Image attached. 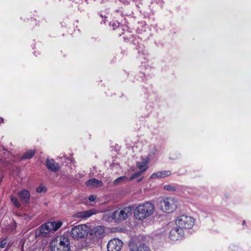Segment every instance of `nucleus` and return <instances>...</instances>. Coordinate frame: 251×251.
<instances>
[{
	"mask_svg": "<svg viewBox=\"0 0 251 251\" xmlns=\"http://www.w3.org/2000/svg\"><path fill=\"white\" fill-rule=\"evenodd\" d=\"M132 208L130 206L119 208L114 211H108L104 212L103 219L106 222L113 221L119 223L126 220L132 214Z\"/></svg>",
	"mask_w": 251,
	"mask_h": 251,
	"instance_id": "nucleus-1",
	"label": "nucleus"
},
{
	"mask_svg": "<svg viewBox=\"0 0 251 251\" xmlns=\"http://www.w3.org/2000/svg\"><path fill=\"white\" fill-rule=\"evenodd\" d=\"M155 207L150 201H146L138 205L134 210L136 219L143 221L150 217L154 213Z\"/></svg>",
	"mask_w": 251,
	"mask_h": 251,
	"instance_id": "nucleus-2",
	"label": "nucleus"
},
{
	"mask_svg": "<svg viewBox=\"0 0 251 251\" xmlns=\"http://www.w3.org/2000/svg\"><path fill=\"white\" fill-rule=\"evenodd\" d=\"M70 241L68 238L61 236L51 243V251H69Z\"/></svg>",
	"mask_w": 251,
	"mask_h": 251,
	"instance_id": "nucleus-3",
	"label": "nucleus"
},
{
	"mask_svg": "<svg viewBox=\"0 0 251 251\" xmlns=\"http://www.w3.org/2000/svg\"><path fill=\"white\" fill-rule=\"evenodd\" d=\"M62 225L61 221L50 222L42 225L39 228V235L46 236L48 233L51 231H55L59 229Z\"/></svg>",
	"mask_w": 251,
	"mask_h": 251,
	"instance_id": "nucleus-4",
	"label": "nucleus"
},
{
	"mask_svg": "<svg viewBox=\"0 0 251 251\" xmlns=\"http://www.w3.org/2000/svg\"><path fill=\"white\" fill-rule=\"evenodd\" d=\"M175 224L183 230L190 229L194 226L195 220L192 217L181 215L176 220Z\"/></svg>",
	"mask_w": 251,
	"mask_h": 251,
	"instance_id": "nucleus-5",
	"label": "nucleus"
},
{
	"mask_svg": "<svg viewBox=\"0 0 251 251\" xmlns=\"http://www.w3.org/2000/svg\"><path fill=\"white\" fill-rule=\"evenodd\" d=\"M90 229L89 226L85 225H80L73 227L70 231V235L74 239L83 238L86 235Z\"/></svg>",
	"mask_w": 251,
	"mask_h": 251,
	"instance_id": "nucleus-6",
	"label": "nucleus"
},
{
	"mask_svg": "<svg viewBox=\"0 0 251 251\" xmlns=\"http://www.w3.org/2000/svg\"><path fill=\"white\" fill-rule=\"evenodd\" d=\"M176 207V201L173 198H166L160 202V208L165 212H171L174 211Z\"/></svg>",
	"mask_w": 251,
	"mask_h": 251,
	"instance_id": "nucleus-7",
	"label": "nucleus"
},
{
	"mask_svg": "<svg viewBox=\"0 0 251 251\" xmlns=\"http://www.w3.org/2000/svg\"><path fill=\"white\" fill-rule=\"evenodd\" d=\"M184 230L179 228L176 224L169 231V239L173 241L181 239L184 236Z\"/></svg>",
	"mask_w": 251,
	"mask_h": 251,
	"instance_id": "nucleus-8",
	"label": "nucleus"
},
{
	"mask_svg": "<svg viewBox=\"0 0 251 251\" xmlns=\"http://www.w3.org/2000/svg\"><path fill=\"white\" fill-rule=\"evenodd\" d=\"M123 242L117 238L110 240L107 246L108 251H120L123 247Z\"/></svg>",
	"mask_w": 251,
	"mask_h": 251,
	"instance_id": "nucleus-9",
	"label": "nucleus"
},
{
	"mask_svg": "<svg viewBox=\"0 0 251 251\" xmlns=\"http://www.w3.org/2000/svg\"><path fill=\"white\" fill-rule=\"evenodd\" d=\"M129 251H151L150 248L144 244L130 241L128 244Z\"/></svg>",
	"mask_w": 251,
	"mask_h": 251,
	"instance_id": "nucleus-10",
	"label": "nucleus"
},
{
	"mask_svg": "<svg viewBox=\"0 0 251 251\" xmlns=\"http://www.w3.org/2000/svg\"><path fill=\"white\" fill-rule=\"evenodd\" d=\"M97 213V210L96 209H92L87 211L76 212L73 214V217L79 219H85Z\"/></svg>",
	"mask_w": 251,
	"mask_h": 251,
	"instance_id": "nucleus-11",
	"label": "nucleus"
},
{
	"mask_svg": "<svg viewBox=\"0 0 251 251\" xmlns=\"http://www.w3.org/2000/svg\"><path fill=\"white\" fill-rule=\"evenodd\" d=\"M91 235L93 238H100L104 233V227L101 226L94 227L90 231Z\"/></svg>",
	"mask_w": 251,
	"mask_h": 251,
	"instance_id": "nucleus-12",
	"label": "nucleus"
},
{
	"mask_svg": "<svg viewBox=\"0 0 251 251\" xmlns=\"http://www.w3.org/2000/svg\"><path fill=\"white\" fill-rule=\"evenodd\" d=\"M150 162L149 157L142 158L141 160L137 162V167L141 171L145 172L149 168L148 164Z\"/></svg>",
	"mask_w": 251,
	"mask_h": 251,
	"instance_id": "nucleus-13",
	"label": "nucleus"
},
{
	"mask_svg": "<svg viewBox=\"0 0 251 251\" xmlns=\"http://www.w3.org/2000/svg\"><path fill=\"white\" fill-rule=\"evenodd\" d=\"M171 174V172L169 170L159 171L153 173L151 176V178L154 179L156 178H163L169 176Z\"/></svg>",
	"mask_w": 251,
	"mask_h": 251,
	"instance_id": "nucleus-14",
	"label": "nucleus"
},
{
	"mask_svg": "<svg viewBox=\"0 0 251 251\" xmlns=\"http://www.w3.org/2000/svg\"><path fill=\"white\" fill-rule=\"evenodd\" d=\"M46 165L48 169L56 172L58 170L59 167L58 163L55 162L52 159H48L46 161Z\"/></svg>",
	"mask_w": 251,
	"mask_h": 251,
	"instance_id": "nucleus-15",
	"label": "nucleus"
},
{
	"mask_svg": "<svg viewBox=\"0 0 251 251\" xmlns=\"http://www.w3.org/2000/svg\"><path fill=\"white\" fill-rule=\"evenodd\" d=\"M86 185L88 187H100L102 186V182L96 178H92L88 180L86 182Z\"/></svg>",
	"mask_w": 251,
	"mask_h": 251,
	"instance_id": "nucleus-16",
	"label": "nucleus"
},
{
	"mask_svg": "<svg viewBox=\"0 0 251 251\" xmlns=\"http://www.w3.org/2000/svg\"><path fill=\"white\" fill-rule=\"evenodd\" d=\"M19 196L22 201L27 202L29 200L30 194L27 190H24L19 194Z\"/></svg>",
	"mask_w": 251,
	"mask_h": 251,
	"instance_id": "nucleus-17",
	"label": "nucleus"
},
{
	"mask_svg": "<svg viewBox=\"0 0 251 251\" xmlns=\"http://www.w3.org/2000/svg\"><path fill=\"white\" fill-rule=\"evenodd\" d=\"M35 154V151L30 150L26 151L25 154L22 156V159H30Z\"/></svg>",
	"mask_w": 251,
	"mask_h": 251,
	"instance_id": "nucleus-18",
	"label": "nucleus"
},
{
	"mask_svg": "<svg viewBox=\"0 0 251 251\" xmlns=\"http://www.w3.org/2000/svg\"><path fill=\"white\" fill-rule=\"evenodd\" d=\"M126 179L125 176H120L116 178L113 182V186H118L121 184Z\"/></svg>",
	"mask_w": 251,
	"mask_h": 251,
	"instance_id": "nucleus-19",
	"label": "nucleus"
},
{
	"mask_svg": "<svg viewBox=\"0 0 251 251\" xmlns=\"http://www.w3.org/2000/svg\"><path fill=\"white\" fill-rule=\"evenodd\" d=\"M144 173V172H143V171L139 170V171L135 173L134 174H133L130 177V178L129 179V180L131 181V180H133V179L139 177Z\"/></svg>",
	"mask_w": 251,
	"mask_h": 251,
	"instance_id": "nucleus-20",
	"label": "nucleus"
},
{
	"mask_svg": "<svg viewBox=\"0 0 251 251\" xmlns=\"http://www.w3.org/2000/svg\"><path fill=\"white\" fill-rule=\"evenodd\" d=\"M36 191L38 193H44L46 192L47 188L44 185L41 184L36 188Z\"/></svg>",
	"mask_w": 251,
	"mask_h": 251,
	"instance_id": "nucleus-21",
	"label": "nucleus"
},
{
	"mask_svg": "<svg viewBox=\"0 0 251 251\" xmlns=\"http://www.w3.org/2000/svg\"><path fill=\"white\" fill-rule=\"evenodd\" d=\"M10 199L13 203L17 207H19L20 206L21 204L20 202L18 201L17 198H15L14 197L11 196H10Z\"/></svg>",
	"mask_w": 251,
	"mask_h": 251,
	"instance_id": "nucleus-22",
	"label": "nucleus"
},
{
	"mask_svg": "<svg viewBox=\"0 0 251 251\" xmlns=\"http://www.w3.org/2000/svg\"><path fill=\"white\" fill-rule=\"evenodd\" d=\"M164 188L169 191H175L176 190V188L175 186L171 185H167L164 186Z\"/></svg>",
	"mask_w": 251,
	"mask_h": 251,
	"instance_id": "nucleus-23",
	"label": "nucleus"
},
{
	"mask_svg": "<svg viewBox=\"0 0 251 251\" xmlns=\"http://www.w3.org/2000/svg\"><path fill=\"white\" fill-rule=\"evenodd\" d=\"M110 26H112L113 29H115L119 26V23L117 21H112L110 23Z\"/></svg>",
	"mask_w": 251,
	"mask_h": 251,
	"instance_id": "nucleus-24",
	"label": "nucleus"
},
{
	"mask_svg": "<svg viewBox=\"0 0 251 251\" xmlns=\"http://www.w3.org/2000/svg\"><path fill=\"white\" fill-rule=\"evenodd\" d=\"M6 244V239H3L1 241L0 245V247L1 248H4L5 247Z\"/></svg>",
	"mask_w": 251,
	"mask_h": 251,
	"instance_id": "nucleus-25",
	"label": "nucleus"
},
{
	"mask_svg": "<svg viewBox=\"0 0 251 251\" xmlns=\"http://www.w3.org/2000/svg\"><path fill=\"white\" fill-rule=\"evenodd\" d=\"M88 199L91 201H93L96 200V197L94 195H91L89 197Z\"/></svg>",
	"mask_w": 251,
	"mask_h": 251,
	"instance_id": "nucleus-26",
	"label": "nucleus"
},
{
	"mask_svg": "<svg viewBox=\"0 0 251 251\" xmlns=\"http://www.w3.org/2000/svg\"><path fill=\"white\" fill-rule=\"evenodd\" d=\"M231 251H241V250L237 247H233V249Z\"/></svg>",
	"mask_w": 251,
	"mask_h": 251,
	"instance_id": "nucleus-27",
	"label": "nucleus"
},
{
	"mask_svg": "<svg viewBox=\"0 0 251 251\" xmlns=\"http://www.w3.org/2000/svg\"><path fill=\"white\" fill-rule=\"evenodd\" d=\"M143 179V177L141 178L140 179L138 180V182L140 181Z\"/></svg>",
	"mask_w": 251,
	"mask_h": 251,
	"instance_id": "nucleus-28",
	"label": "nucleus"
},
{
	"mask_svg": "<svg viewBox=\"0 0 251 251\" xmlns=\"http://www.w3.org/2000/svg\"><path fill=\"white\" fill-rule=\"evenodd\" d=\"M1 122H3V119H1Z\"/></svg>",
	"mask_w": 251,
	"mask_h": 251,
	"instance_id": "nucleus-29",
	"label": "nucleus"
},
{
	"mask_svg": "<svg viewBox=\"0 0 251 251\" xmlns=\"http://www.w3.org/2000/svg\"><path fill=\"white\" fill-rule=\"evenodd\" d=\"M245 223V221H243V224H244Z\"/></svg>",
	"mask_w": 251,
	"mask_h": 251,
	"instance_id": "nucleus-30",
	"label": "nucleus"
}]
</instances>
